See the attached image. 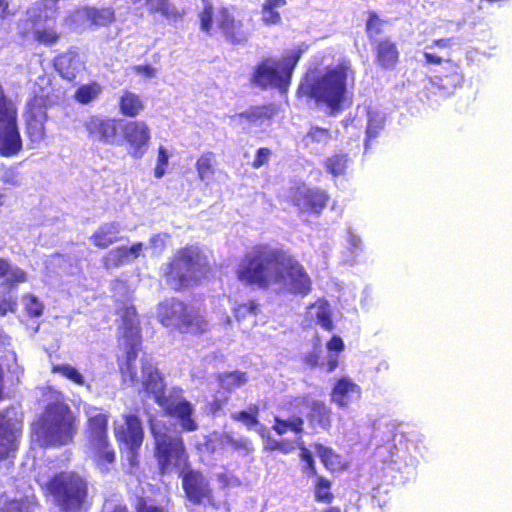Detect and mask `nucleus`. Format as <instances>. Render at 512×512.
I'll use <instances>...</instances> for the list:
<instances>
[{
  "label": "nucleus",
  "instance_id": "ddd939ff",
  "mask_svg": "<svg viewBox=\"0 0 512 512\" xmlns=\"http://www.w3.org/2000/svg\"><path fill=\"white\" fill-rule=\"evenodd\" d=\"M116 440L128 450V459L133 465L137 450L141 447L144 433L140 420L134 415H122L114 421Z\"/></svg>",
  "mask_w": 512,
  "mask_h": 512
},
{
  "label": "nucleus",
  "instance_id": "8fccbe9b",
  "mask_svg": "<svg viewBox=\"0 0 512 512\" xmlns=\"http://www.w3.org/2000/svg\"><path fill=\"white\" fill-rule=\"evenodd\" d=\"M315 496L318 501L322 502H330L332 500V494L330 493V482L328 480L321 477L317 479Z\"/></svg>",
  "mask_w": 512,
  "mask_h": 512
},
{
  "label": "nucleus",
  "instance_id": "bf43d9fd",
  "mask_svg": "<svg viewBox=\"0 0 512 512\" xmlns=\"http://www.w3.org/2000/svg\"><path fill=\"white\" fill-rule=\"evenodd\" d=\"M379 24V18L376 15L372 14L367 21V31L370 36H375L380 32Z\"/></svg>",
  "mask_w": 512,
  "mask_h": 512
},
{
  "label": "nucleus",
  "instance_id": "2eb2a0df",
  "mask_svg": "<svg viewBox=\"0 0 512 512\" xmlns=\"http://www.w3.org/2000/svg\"><path fill=\"white\" fill-rule=\"evenodd\" d=\"M5 277V284L0 286V316L5 315L8 311L14 312L16 309V301L6 292L7 288L11 289L15 285L24 283L28 280L27 273L5 259H0V278Z\"/></svg>",
  "mask_w": 512,
  "mask_h": 512
},
{
  "label": "nucleus",
  "instance_id": "864d4df0",
  "mask_svg": "<svg viewBox=\"0 0 512 512\" xmlns=\"http://www.w3.org/2000/svg\"><path fill=\"white\" fill-rule=\"evenodd\" d=\"M227 443L231 444L237 450H243L245 453L253 451V445L248 438L239 437L237 439L227 436Z\"/></svg>",
  "mask_w": 512,
  "mask_h": 512
},
{
  "label": "nucleus",
  "instance_id": "f704fd0d",
  "mask_svg": "<svg viewBox=\"0 0 512 512\" xmlns=\"http://www.w3.org/2000/svg\"><path fill=\"white\" fill-rule=\"evenodd\" d=\"M215 155L212 152H205L196 161L198 177L203 182H209L215 173Z\"/></svg>",
  "mask_w": 512,
  "mask_h": 512
},
{
  "label": "nucleus",
  "instance_id": "4d7b16f0",
  "mask_svg": "<svg viewBox=\"0 0 512 512\" xmlns=\"http://www.w3.org/2000/svg\"><path fill=\"white\" fill-rule=\"evenodd\" d=\"M133 72L144 78H153L157 74V70L151 65H138L132 68Z\"/></svg>",
  "mask_w": 512,
  "mask_h": 512
},
{
  "label": "nucleus",
  "instance_id": "a878e982",
  "mask_svg": "<svg viewBox=\"0 0 512 512\" xmlns=\"http://www.w3.org/2000/svg\"><path fill=\"white\" fill-rule=\"evenodd\" d=\"M54 65L60 75L67 80H73L83 68L81 58L74 51H68L59 55L55 59Z\"/></svg>",
  "mask_w": 512,
  "mask_h": 512
},
{
  "label": "nucleus",
  "instance_id": "f03ea898",
  "mask_svg": "<svg viewBox=\"0 0 512 512\" xmlns=\"http://www.w3.org/2000/svg\"><path fill=\"white\" fill-rule=\"evenodd\" d=\"M240 282L277 293L307 295L311 280L304 267L288 252L268 246L245 254L236 270Z\"/></svg>",
  "mask_w": 512,
  "mask_h": 512
},
{
  "label": "nucleus",
  "instance_id": "473e14b6",
  "mask_svg": "<svg viewBox=\"0 0 512 512\" xmlns=\"http://www.w3.org/2000/svg\"><path fill=\"white\" fill-rule=\"evenodd\" d=\"M315 450L324 464V466L331 471H339L345 467V462L342 457L336 454L331 448L321 444L315 445Z\"/></svg>",
  "mask_w": 512,
  "mask_h": 512
},
{
  "label": "nucleus",
  "instance_id": "49530a36",
  "mask_svg": "<svg viewBox=\"0 0 512 512\" xmlns=\"http://www.w3.org/2000/svg\"><path fill=\"white\" fill-rule=\"evenodd\" d=\"M58 0H42L38 3L37 8H33L30 11H34L36 15H42V19L45 21L52 20L55 17L56 5Z\"/></svg>",
  "mask_w": 512,
  "mask_h": 512
},
{
  "label": "nucleus",
  "instance_id": "39448f33",
  "mask_svg": "<svg viewBox=\"0 0 512 512\" xmlns=\"http://www.w3.org/2000/svg\"><path fill=\"white\" fill-rule=\"evenodd\" d=\"M304 421L299 416H293L287 420L276 417L272 429L278 435H284L288 431L295 434L293 439L283 438L280 440L275 439L271 436L270 431L265 426H259L257 433L263 440L264 449L267 451H280L283 454H288L294 451L296 448L300 449V459L304 463V471H309L311 474H316L315 463L312 457V453L304 447L302 441Z\"/></svg>",
  "mask_w": 512,
  "mask_h": 512
},
{
  "label": "nucleus",
  "instance_id": "e2e57ef3",
  "mask_svg": "<svg viewBox=\"0 0 512 512\" xmlns=\"http://www.w3.org/2000/svg\"><path fill=\"white\" fill-rule=\"evenodd\" d=\"M450 45H451V39L445 38V39L435 40L432 43V45L427 46L426 49H433V48L444 49V48L450 47Z\"/></svg>",
  "mask_w": 512,
  "mask_h": 512
},
{
  "label": "nucleus",
  "instance_id": "680f3d73",
  "mask_svg": "<svg viewBox=\"0 0 512 512\" xmlns=\"http://www.w3.org/2000/svg\"><path fill=\"white\" fill-rule=\"evenodd\" d=\"M349 247L353 250L360 249L361 247V239L356 234L349 232L346 239Z\"/></svg>",
  "mask_w": 512,
  "mask_h": 512
},
{
  "label": "nucleus",
  "instance_id": "72a5a7b5",
  "mask_svg": "<svg viewBox=\"0 0 512 512\" xmlns=\"http://www.w3.org/2000/svg\"><path fill=\"white\" fill-rule=\"evenodd\" d=\"M328 354L325 361L322 363L328 372L334 371L339 365V354L344 350L345 345L343 340L334 335L326 345Z\"/></svg>",
  "mask_w": 512,
  "mask_h": 512
},
{
  "label": "nucleus",
  "instance_id": "0eeeda50",
  "mask_svg": "<svg viewBox=\"0 0 512 512\" xmlns=\"http://www.w3.org/2000/svg\"><path fill=\"white\" fill-rule=\"evenodd\" d=\"M150 429L155 441V456L161 473L182 474L188 465L183 440L179 436H173L168 428L160 421L150 420Z\"/></svg>",
  "mask_w": 512,
  "mask_h": 512
},
{
  "label": "nucleus",
  "instance_id": "5701e85b",
  "mask_svg": "<svg viewBox=\"0 0 512 512\" xmlns=\"http://www.w3.org/2000/svg\"><path fill=\"white\" fill-rule=\"evenodd\" d=\"M145 245L142 242H136L130 247L119 246L108 251L102 258L106 269L118 268L125 264L134 262L140 256H143Z\"/></svg>",
  "mask_w": 512,
  "mask_h": 512
},
{
  "label": "nucleus",
  "instance_id": "c9c22d12",
  "mask_svg": "<svg viewBox=\"0 0 512 512\" xmlns=\"http://www.w3.org/2000/svg\"><path fill=\"white\" fill-rule=\"evenodd\" d=\"M329 140V131L319 127H312L303 139L305 146L312 151H318L323 148Z\"/></svg>",
  "mask_w": 512,
  "mask_h": 512
},
{
  "label": "nucleus",
  "instance_id": "3c124183",
  "mask_svg": "<svg viewBox=\"0 0 512 512\" xmlns=\"http://www.w3.org/2000/svg\"><path fill=\"white\" fill-rule=\"evenodd\" d=\"M232 418L242 422L248 429L255 430L259 429V426H263L259 423L256 416L245 411L237 412L232 414Z\"/></svg>",
  "mask_w": 512,
  "mask_h": 512
},
{
  "label": "nucleus",
  "instance_id": "412c9836",
  "mask_svg": "<svg viewBox=\"0 0 512 512\" xmlns=\"http://www.w3.org/2000/svg\"><path fill=\"white\" fill-rule=\"evenodd\" d=\"M294 406L298 409L299 413H304V408L310 410L307 418L312 425L322 429L330 427L332 411L325 403L313 400L308 396H302L295 400Z\"/></svg>",
  "mask_w": 512,
  "mask_h": 512
},
{
  "label": "nucleus",
  "instance_id": "aec40b11",
  "mask_svg": "<svg viewBox=\"0 0 512 512\" xmlns=\"http://www.w3.org/2000/svg\"><path fill=\"white\" fill-rule=\"evenodd\" d=\"M22 149V138L17 125V117L0 121V155L16 156Z\"/></svg>",
  "mask_w": 512,
  "mask_h": 512
},
{
  "label": "nucleus",
  "instance_id": "393cba45",
  "mask_svg": "<svg viewBox=\"0 0 512 512\" xmlns=\"http://www.w3.org/2000/svg\"><path fill=\"white\" fill-rule=\"evenodd\" d=\"M121 226L112 221L101 224L89 237L90 242L97 248L105 249L119 240Z\"/></svg>",
  "mask_w": 512,
  "mask_h": 512
},
{
  "label": "nucleus",
  "instance_id": "4c0bfd02",
  "mask_svg": "<svg viewBox=\"0 0 512 512\" xmlns=\"http://www.w3.org/2000/svg\"><path fill=\"white\" fill-rule=\"evenodd\" d=\"M101 92V86L96 82H92L80 86L76 90L74 97L77 102L81 104H88L97 99Z\"/></svg>",
  "mask_w": 512,
  "mask_h": 512
},
{
  "label": "nucleus",
  "instance_id": "09e8293b",
  "mask_svg": "<svg viewBox=\"0 0 512 512\" xmlns=\"http://www.w3.org/2000/svg\"><path fill=\"white\" fill-rule=\"evenodd\" d=\"M203 1H204V9L199 15L200 28L202 31H204L206 33H210L212 26H213V8L209 2H207L206 0H203Z\"/></svg>",
  "mask_w": 512,
  "mask_h": 512
},
{
  "label": "nucleus",
  "instance_id": "e433bc0d",
  "mask_svg": "<svg viewBox=\"0 0 512 512\" xmlns=\"http://www.w3.org/2000/svg\"><path fill=\"white\" fill-rule=\"evenodd\" d=\"M398 51L396 46L388 41H382L377 47V61L383 67H392L398 60Z\"/></svg>",
  "mask_w": 512,
  "mask_h": 512
},
{
  "label": "nucleus",
  "instance_id": "603ef678",
  "mask_svg": "<svg viewBox=\"0 0 512 512\" xmlns=\"http://www.w3.org/2000/svg\"><path fill=\"white\" fill-rule=\"evenodd\" d=\"M169 238L167 233H157L150 237L148 247L155 253H160L164 250L166 242Z\"/></svg>",
  "mask_w": 512,
  "mask_h": 512
},
{
  "label": "nucleus",
  "instance_id": "0e129e2a",
  "mask_svg": "<svg viewBox=\"0 0 512 512\" xmlns=\"http://www.w3.org/2000/svg\"><path fill=\"white\" fill-rule=\"evenodd\" d=\"M430 49H427L425 52H424V57L427 61V63H430V64H441L442 62V58L437 56L436 54H434L433 52L429 51Z\"/></svg>",
  "mask_w": 512,
  "mask_h": 512
},
{
  "label": "nucleus",
  "instance_id": "2f4dec72",
  "mask_svg": "<svg viewBox=\"0 0 512 512\" xmlns=\"http://www.w3.org/2000/svg\"><path fill=\"white\" fill-rule=\"evenodd\" d=\"M144 108L141 97L131 91H124L119 99L120 112L128 117L137 116Z\"/></svg>",
  "mask_w": 512,
  "mask_h": 512
},
{
  "label": "nucleus",
  "instance_id": "1a4fd4ad",
  "mask_svg": "<svg viewBox=\"0 0 512 512\" xmlns=\"http://www.w3.org/2000/svg\"><path fill=\"white\" fill-rule=\"evenodd\" d=\"M300 57L301 51L294 48L286 51L281 58H265L256 66L252 81L260 87L285 91Z\"/></svg>",
  "mask_w": 512,
  "mask_h": 512
},
{
  "label": "nucleus",
  "instance_id": "c756f323",
  "mask_svg": "<svg viewBox=\"0 0 512 512\" xmlns=\"http://www.w3.org/2000/svg\"><path fill=\"white\" fill-rule=\"evenodd\" d=\"M30 19H33V35L36 41L44 45H53L57 42L59 36L54 29V26H44L42 22H46L42 19V15H36L34 11H28Z\"/></svg>",
  "mask_w": 512,
  "mask_h": 512
},
{
  "label": "nucleus",
  "instance_id": "20e7f679",
  "mask_svg": "<svg viewBox=\"0 0 512 512\" xmlns=\"http://www.w3.org/2000/svg\"><path fill=\"white\" fill-rule=\"evenodd\" d=\"M49 399L42 417L32 426V439L42 446L66 445L77 431L75 417L60 393L52 392Z\"/></svg>",
  "mask_w": 512,
  "mask_h": 512
},
{
  "label": "nucleus",
  "instance_id": "a18cd8bd",
  "mask_svg": "<svg viewBox=\"0 0 512 512\" xmlns=\"http://www.w3.org/2000/svg\"><path fill=\"white\" fill-rule=\"evenodd\" d=\"M22 304L25 311L33 317H39L44 310L42 301L33 294H25L22 297Z\"/></svg>",
  "mask_w": 512,
  "mask_h": 512
},
{
  "label": "nucleus",
  "instance_id": "f257e3e1",
  "mask_svg": "<svg viewBox=\"0 0 512 512\" xmlns=\"http://www.w3.org/2000/svg\"><path fill=\"white\" fill-rule=\"evenodd\" d=\"M115 296L123 298L128 303L132 298L133 290L123 281L116 280L113 284ZM121 338L126 348L127 362L123 368L124 378H129L132 383H141L144 390L153 396L155 401L163 407L166 412L176 418L186 431H195L198 428L197 422L193 419L194 408L185 399H170L166 396L165 385L152 359L143 357L136 359V351L140 344L139 322L136 310L133 306H126L121 309Z\"/></svg>",
  "mask_w": 512,
  "mask_h": 512
},
{
  "label": "nucleus",
  "instance_id": "ea45409f",
  "mask_svg": "<svg viewBox=\"0 0 512 512\" xmlns=\"http://www.w3.org/2000/svg\"><path fill=\"white\" fill-rule=\"evenodd\" d=\"M52 372L62 375L66 379L79 386L86 385V379L84 375L70 364H54L52 365Z\"/></svg>",
  "mask_w": 512,
  "mask_h": 512
},
{
  "label": "nucleus",
  "instance_id": "cd10ccee",
  "mask_svg": "<svg viewBox=\"0 0 512 512\" xmlns=\"http://www.w3.org/2000/svg\"><path fill=\"white\" fill-rule=\"evenodd\" d=\"M307 318L315 320L322 328L331 331L334 328L332 311L329 303L325 300H318L307 309Z\"/></svg>",
  "mask_w": 512,
  "mask_h": 512
},
{
  "label": "nucleus",
  "instance_id": "69168bd1",
  "mask_svg": "<svg viewBox=\"0 0 512 512\" xmlns=\"http://www.w3.org/2000/svg\"><path fill=\"white\" fill-rule=\"evenodd\" d=\"M320 354L316 351L308 354L305 358V361L310 366H316L319 364Z\"/></svg>",
  "mask_w": 512,
  "mask_h": 512
},
{
  "label": "nucleus",
  "instance_id": "4468645a",
  "mask_svg": "<svg viewBox=\"0 0 512 512\" xmlns=\"http://www.w3.org/2000/svg\"><path fill=\"white\" fill-rule=\"evenodd\" d=\"M289 198L301 214L315 215H319L323 211L329 200V196L324 190L305 184L292 188Z\"/></svg>",
  "mask_w": 512,
  "mask_h": 512
},
{
  "label": "nucleus",
  "instance_id": "4be33fe9",
  "mask_svg": "<svg viewBox=\"0 0 512 512\" xmlns=\"http://www.w3.org/2000/svg\"><path fill=\"white\" fill-rule=\"evenodd\" d=\"M330 396L331 402L345 409L361 399L362 389L350 377L345 376L335 382Z\"/></svg>",
  "mask_w": 512,
  "mask_h": 512
},
{
  "label": "nucleus",
  "instance_id": "338daca9",
  "mask_svg": "<svg viewBox=\"0 0 512 512\" xmlns=\"http://www.w3.org/2000/svg\"><path fill=\"white\" fill-rule=\"evenodd\" d=\"M219 479L221 482H223L225 485H228V486L239 485L238 479L234 478L233 476L227 475V474L220 475Z\"/></svg>",
  "mask_w": 512,
  "mask_h": 512
},
{
  "label": "nucleus",
  "instance_id": "774afa93",
  "mask_svg": "<svg viewBox=\"0 0 512 512\" xmlns=\"http://www.w3.org/2000/svg\"><path fill=\"white\" fill-rule=\"evenodd\" d=\"M240 117H247V118H249L251 120H254V119H256L258 117V112L254 111V110L253 111H248L246 113L241 114Z\"/></svg>",
  "mask_w": 512,
  "mask_h": 512
},
{
  "label": "nucleus",
  "instance_id": "b1692460",
  "mask_svg": "<svg viewBox=\"0 0 512 512\" xmlns=\"http://www.w3.org/2000/svg\"><path fill=\"white\" fill-rule=\"evenodd\" d=\"M183 487L188 499L194 503H201L210 499V488L205 477L195 471L183 476Z\"/></svg>",
  "mask_w": 512,
  "mask_h": 512
},
{
  "label": "nucleus",
  "instance_id": "f3484780",
  "mask_svg": "<svg viewBox=\"0 0 512 512\" xmlns=\"http://www.w3.org/2000/svg\"><path fill=\"white\" fill-rule=\"evenodd\" d=\"M83 127L88 138L94 142L105 145H114L117 142L118 122L115 118L91 115L83 121Z\"/></svg>",
  "mask_w": 512,
  "mask_h": 512
},
{
  "label": "nucleus",
  "instance_id": "6e6552de",
  "mask_svg": "<svg viewBox=\"0 0 512 512\" xmlns=\"http://www.w3.org/2000/svg\"><path fill=\"white\" fill-rule=\"evenodd\" d=\"M39 482L54 503L65 511L78 510L87 496L85 479L74 472H63L47 482Z\"/></svg>",
  "mask_w": 512,
  "mask_h": 512
},
{
  "label": "nucleus",
  "instance_id": "6ab92c4d",
  "mask_svg": "<svg viewBox=\"0 0 512 512\" xmlns=\"http://www.w3.org/2000/svg\"><path fill=\"white\" fill-rule=\"evenodd\" d=\"M21 427V421L13 409L0 413V458L17 449Z\"/></svg>",
  "mask_w": 512,
  "mask_h": 512
},
{
  "label": "nucleus",
  "instance_id": "423d86ee",
  "mask_svg": "<svg viewBox=\"0 0 512 512\" xmlns=\"http://www.w3.org/2000/svg\"><path fill=\"white\" fill-rule=\"evenodd\" d=\"M210 271L206 255L198 247L180 249L165 271L167 284L174 290L189 286L204 278Z\"/></svg>",
  "mask_w": 512,
  "mask_h": 512
},
{
  "label": "nucleus",
  "instance_id": "9d476101",
  "mask_svg": "<svg viewBox=\"0 0 512 512\" xmlns=\"http://www.w3.org/2000/svg\"><path fill=\"white\" fill-rule=\"evenodd\" d=\"M157 318L165 327L178 329L182 333H202L208 327V322L198 311L175 299L159 304Z\"/></svg>",
  "mask_w": 512,
  "mask_h": 512
},
{
  "label": "nucleus",
  "instance_id": "c03bdc74",
  "mask_svg": "<svg viewBox=\"0 0 512 512\" xmlns=\"http://www.w3.org/2000/svg\"><path fill=\"white\" fill-rule=\"evenodd\" d=\"M147 9L151 13H160L164 17H173L176 15L175 8L169 0H145Z\"/></svg>",
  "mask_w": 512,
  "mask_h": 512
},
{
  "label": "nucleus",
  "instance_id": "f8f14e48",
  "mask_svg": "<svg viewBox=\"0 0 512 512\" xmlns=\"http://www.w3.org/2000/svg\"><path fill=\"white\" fill-rule=\"evenodd\" d=\"M35 84L40 87V90H34L33 98L27 101L24 118L29 140L34 144H38L45 138V122L47 120L46 101L49 79L45 76L39 77Z\"/></svg>",
  "mask_w": 512,
  "mask_h": 512
},
{
  "label": "nucleus",
  "instance_id": "5fc2aeb1",
  "mask_svg": "<svg viewBox=\"0 0 512 512\" xmlns=\"http://www.w3.org/2000/svg\"><path fill=\"white\" fill-rule=\"evenodd\" d=\"M256 312L257 304L253 301L239 305L237 308H235V316L237 320H241L248 314L256 315Z\"/></svg>",
  "mask_w": 512,
  "mask_h": 512
},
{
  "label": "nucleus",
  "instance_id": "c85d7f7f",
  "mask_svg": "<svg viewBox=\"0 0 512 512\" xmlns=\"http://www.w3.org/2000/svg\"><path fill=\"white\" fill-rule=\"evenodd\" d=\"M75 17L85 18L95 26L105 27L114 22L115 12L112 8H83L75 13Z\"/></svg>",
  "mask_w": 512,
  "mask_h": 512
},
{
  "label": "nucleus",
  "instance_id": "37998d69",
  "mask_svg": "<svg viewBox=\"0 0 512 512\" xmlns=\"http://www.w3.org/2000/svg\"><path fill=\"white\" fill-rule=\"evenodd\" d=\"M246 382V374L240 371L225 373L220 376V385L229 391L243 386Z\"/></svg>",
  "mask_w": 512,
  "mask_h": 512
},
{
  "label": "nucleus",
  "instance_id": "dca6fc26",
  "mask_svg": "<svg viewBox=\"0 0 512 512\" xmlns=\"http://www.w3.org/2000/svg\"><path fill=\"white\" fill-rule=\"evenodd\" d=\"M123 139L127 143L128 154L134 159L142 158L151 139V131L144 121L127 122L121 129Z\"/></svg>",
  "mask_w": 512,
  "mask_h": 512
},
{
  "label": "nucleus",
  "instance_id": "de8ad7c7",
  "mask_svg": "<svg viewBox=\"0 0 512 512\" xmlns=\"http://www.w3.org/2000/svg\"><path fill=\"white\" fill-rule=\"evenodd\" d=\"M168 163H169V153L165 147L160 146L158 148L157 161H156V166L154 168V177L155 178L161 179L165 175Z\"/></svg>",
  "mask_w": 512,
  "mask_h": 512
},
{
  "label": "nucleus",
  "instance_id": "7ed1b4c3",
  "mask_svg": "<svg viewBox=\"0 0 512 512\" xmlns=\"http://www.w3.org/2000/svg\"><path fill=\"white\" fill-rule=\"evenodd\" d=\"M355 86V72L351 63L341 60L335 64H322L307 74L299 91L314 99L333 114L350 102Z\"/></svg>",
  "mask_w": 512,
  "mask_h": 512
},
{
  "label": "nucleus",
  "instance_id": "6e6d98bb",
  "mask_svg": "<svg viewBox=\"0 0 512 512\" xmlns=\"http://www.w3.org/2000/svg\"><path fill=\"white\" fill-rule=\"evenodd\" d=\"M271 156V151L268 148H260L256 152V156L253 160L252 166L256 169L262 167L268 163Z\"/></svg>",
  "mask_w": 512,
  "mask_h": 512
},
{
  "label": "nucleus",
  "instance_id": "79ce46f5",
  "mask_svg": "<svg viewBox=\"0 0 512 512\" xmlns=\"http://www.w3.org/2000/svg\"><path fill=\"white\" fill-rule=\"evenodd\" d=\"M18 116L16 103L10 98L0 84V121Z\"/></svg>",
  "mask_w": 512,
  "mask_h": 512
},
{
  "label": "nucleus",
  "instance_id": "a211bd4d",
  "mask_svg": "<svg viewBox=\"0 0 512 512\" xmlns=\"http://www.w3.org/2000/svg\"><path fill=\"white\" fill-rule=\"evenodd\" d=\"M251 18L236 19L227 8H222L216 16L217 26L232 44L245 43L250 35Z\"/></svg>",
  "mask_w": 512,
  "mask_h": 512
},
{
  "label": "nucleus",
  "instance_id": "58836bf2",
  "mask_svg": "<svg viewBox=\"0 0 512 512\" xmlns=\"http://www.w3.org/2000/svg\"><path fill=\"white\" fill-rule=\"evenodd\" d=\"M349 166V158L346 154H334L325 161L327 172L334 177L343 175Z\"/></svg>",
  "mask_w": 512,
  "mask_h": 512
},
{
  "label": "nucleus",
  "instance_id": "7c9ffc66",
  "mask_svg": "<svg viewBox=\"0 0 512 512\" xmlns=\"http://www.w3.org/2000/svg\"><path fill=\"white\" fill-rule=\"evenodd\" d=\"M287 0H264L261 5V21L265 26H278L282 24L279 9L286 6Z\"/></svg>",
  "mask_w": 512,
  "mask_h": 512
},
{
  "label": "nucleus",
  "instance_id": "a19ab883",
  "mask_svg": "<svg viewBox=\"0 0 512 512\" xmlns=\"http://www.w3.org/2000/svg\"><path fill=\"white\" fill-rule=\"evenodd\" d=\"M367 117V136L368 138H375L384 126V115L378 109L369 108Z\"/></svg>",
  "mask_w": 512,
  "mask_h": 512
},
{
  "label": "nucleus",
  "instance_id": "bb28decb",
  "mask_svg": "<svg viewBox=\"0 0 512 512\" xmlns=\"http://www.w3.org/2000/svg\"><path fill=\"white\" fill-rule=\"evenodd\" d=\"M1 512H36L38 509L33 495L14 496L4 495L0 500Z\"/></svg>",
  "mask_w": 512,
  "mask_h": 512
},
{
  "label": "nucleus",
  "instance_id": "9b49d317",
  "mask_svg": "<svg viewBox=\"0 0 512 512\" xmlns=\"http://www.w3.org/2000/svg\"><path fill=\"white\" fill-rule=\"evenodd\" d=\"M88 416L89 451L102 470H107V464L115 460L114 450L107 440V424L109 415L97 408H90Z\"/></svg>",
  "mask_w": 512,
  "mask_h": 512
},
{
  "label": "nucleus",
  "instance_id": "052dcab7",
  "mask_svg": "<svg viewBox=\"0 0 512 512\" xmlns=\"http://www.w3.org/2000/svg\"><path fill=\"white\" fill-rule=\"evenodd\" d=\"M1 180L4 184L12 186H18L20 184L17 173L12 170L5 171L1 177Z\"/></svg>",
  "mask_w": 512,
  "mask_h": 512
},
{
  "label": "nucleus",
  "instance_id": "13d9d810",
  "mask_svg": "<svg viewBox=\"0 0 512 512\" xmlns=\"http://www.w3.org/2000/svg\"><path fill=\"white\" fill-rule=\"evenodd\" d=\"M137 510L138 512H165L163 507L156 506L154 504H148L146 502L141 503ZM114 512H127V510L124 507H119Z\"/></svg>",
  "mask_w": 512,
  "mask_h": 512
}]
</instances>
